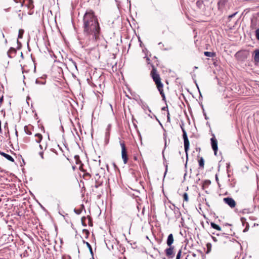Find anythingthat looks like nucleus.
<instances>
[{
    "instance_id": "nucleus-1",
    "label": "nucleus",
    "mask_w": 259,
    "mask_h": 259,
    "mask_svg": "<svg viewBox=\"0 0 259 259\" xmlns=\"http://www.w3.org/2000/svg\"><path fill=\"white\" fill-rule=\"evenodd\" d=\"M83 34L97 40L100 34V27L97 17L92 10L86 11L83 17Z\"/></svg>"
},
{
    "instance_id": "nucleus-2",
    "label": "nucleus",
    "mask_w": 259,
    "mask_h": 259,
    "mask_svg": "<svg viewBox=\"0 0 259 259\" xmlns=\"http://www.w3.org/2000/svg\"><path fill=\"white\" fill-rule=\"evenodd\" d=\"M151 74L152 75L153 79L155 81L157 85V88L163 98V100H164L165 97L163 90V84L160 81V78L159 74L156 72V70L154 67L152 68Z\"/></svg>"
},
{
    "instance_id": "nucleus-3",
    "label": "nucleus",
    "mask_w": 259,
    "mask_h": 259,
    "mask_svg": "<svg viewBox=\"0 0 259 259\" xmlns=\"http://www.w3.org/2000/svg\"><path fill=\"white\" fill-rule=\"evenodd\" d=\"M120 145L121 148V157L124 164L127 162L128 157L127 155L126 149L125 144L123 142L120 141Z\"/></svg>"
},
{
    "instance_id": "nucleus-4",
    "label": "nucleus",
    "mask_w": 259,
    "mask_h": 259,
    "mask_svg": "<svg viewBox=\"0 0 259 259\" xmlns=\"http://www.w3.org/2000/svg\"><path fill=\"white\" fill-rule=\"evenodd\" d=\"M218 236L219 237L218 238H217L215 237L211 236V238H212V240H213V241H214V242L220 241V242H223L224 243H226L229 242H231L230 238L228 236H227L224 235H222L221 236H219V235H218Z\"/></svg>"
},
{
    "instance_id": "nucleus-5",
    "label": "nucleus",
    "mask_w": 259,
    "mask_h": 259,
    "mask_svg": "<svg viewBox=\"0 0 259 259\" xmlns=\"http://www.w3.org/2000/svg\"><path fill=\"white\" fill-rule=\"evenodd\" d=\"M183 137L184 139V144L185 151L186 154L187 155L188 151L189 149L190 144H189V141L188 138L187 136V133L185 130H183Z\"/></svg>"
},
{
    "instance_id": "nucleus-6",
    "label": "nucleus",
    "mask_w": 259,
    "mask_h": 259,
    "mask_svg": "<svg viewBox=\"0 0 259 259\" xmlns=\"http://www.w3.org/2000/svg\"><path fill=\"white\" fill-rule=\"evenodd\" d=\"M225 203L228 204L230 207L234 208L236 206V202L234 200L230 197L224 198L223 199Z\"/></svg>"
},
{
    "instance_id": "nucleus-7",
    "label": "nucleus",
    "mask_w": 259,
    "mask_h": 259,
    "mask_svg": "<svg viewBox=\"0 0 259 259\" xmlns=\"http://www.w3.org/2000/svg\"><path fill=\"white\" fill-rule=\"evenodd\" d=\"M210 140H211V147H212L213 150L214 151V154L216 155L217 154V151L218 149V141H217V139L214 137H213V138H211Z\"/></svg>"
},
{
    "instance_id": "nucleus-8",
    "label": "nucleus",
    "mask_w": 259,
    "mask_h": 259,
    "mask_svg": "<svg viewBox=\"0 0 259 259\" xmlns=\"http://www.w3.org/2000/svg\"><path fill=\"white\" fill-rule=\"evenodd\" d=\"M169 247L168 248H166L165 250L166 255L169 257V258H172L174 256V247L173 246H169Z\"/></svg>"
},
{
    "instance_id": "nucleus-9",
    "label": "nucleus",
    "mask_w": 259,
    "mask_h": 259,
    "mask_svg": "<svg viewBox=\"0 0 259 259\" xmlns=\"http://www.w3.org/2000/svg\"><path fill=\"white\" fill-rule=\"evenodd\" d=\"M33 0H25L23 4L25 5L28 9H32L34 8Z\"/></svg>"
},
{
    "instance_id": "nucleus-10",
    "label": "nucleus",
    "mask_w": 259,
    "mask_h": 259,
    "mask_svg": "<svg viewBox=\"0 0 259 259\" xmlns=\"http://www.w3.org/2000/svg\"><path fill=\"white\" fill-rule=\"evenodd\" d=\"M174 242V237L172 234H170L167 237L166 243L168 246H171V244Z\"/></svg>"
},
{
    "instance_id": "nucleus-11",
    "label": "nucleus",
    "mask_w": 259,
    "mask_h": 259,
    "mask_svg": "<svg viewBox=\"0 0 259 259\" xmlns=\"http://www.w3.org/2000/svg\"><path fill=\"white\" fill-rule=\"evenodd\" d=\"M16 53V49L13 48H11L9 49V50L8 51L7 54H8V56L10 58H12L15 55Z\"/></svg>"
},
{
    "instance_id": "nucleus-12",
    "label": "nucleus",
    "mask_w": 259,
    "mask_h": 259,
    "mask_svg": "<svg viewBox=\"0 0 259 259\" xmlns=\"http://www.w3.org/2000/svg\"><path fill=\"white\" fill-rule=\"evenodd\" d=\"M255 55L254 56V62L256 64L259 62V49H256L254 51Z\"/></svg>"
},
{
    "instance_id": "nucleus-13",
    "label": "nucleus",
    "mask_w": 259,
    "mask_h": 259,
    "mask_svg": "<svg viewBox=\"0 0 259 259\" xmlns=\"http://www.w3.org/2000/svg\"><path fill=\"white\" fill-rule=\"evenodd\" d=\"M35 137L36 138L35 141L37 143H39L42 139V135L40 134H36L35 135Z\"/></svg>"
},
{
    "instance_id": "nucleus-14",
    "label": "nucleus",
    "mask_w": 259,
    "mask_h": 259,
    "mask_svg": "<svg viewBox=\"0 0 259 259\" xmlns=\"http://www.w3.org/2000/svg\"><path fill=\"white\" fill-rule=\"evenodd\" d=\"M35 83L38 84L44 85L46 84V80L42 78H37L35 80Z\"/></svg>"
},
{
    "instance_id": "nucleus-15",
    "label": "nucleus",
    "mask_w": 259,
    "mask_h": 259,
    "mask_svg": "<svg viewBox=\"0 0 259 259\" xmlns=\"http://www.w3.org/2000/svg\"><path fill=\"white\" fill-rule=\"evenodd\" d=\"M204 54L205 56L209 57H213L215 56V53L210 52H204Z\"/></svg>"
},
{
    "instance_id": "nucleus-16",
    "label": "nucleus",
    "mask_w": 259,
    "mask_h": 259,
    "mask_svg": "<svg viewBox=\"0 0 259 259\" xmlns=\"http://www.w3.org/2000/svg\"><path fill=\"white\" fill-rule=\"evenodd\" d=\"M210 225L211 227L214 229H216L218 231H220L221 230V227L219 225L215 224L214 223L211 222L210 223Z\"/></svg>"
},
{
    "instance_id": "nucleus-17",
    "label": "nucleus",
    "mask_w": 259,
    "mask_h": 259,
    "mask_svg": "<svg viewBox=\"0 0 259 259\" xmlns=\"http://www.w3.org/2000/svg\"><path fill=\"white\" fill-rule=\"evenodd\" d=\"M257 19L256 18H253L251 20V26L252 28H256V22Z\"/></svg>"
},
{
    "instance_id": "nucleus-18",
    "label": "nucleus",
    "mask_w": 259,
    "mask_h": 259,
    "mask_svg": "<svg viewBox=\"0 0 259 259\" xmlns=\"http://www.w3.org/2000/svg\"><path fill=\"white\" fill-rule=\"evenodd\" d=\"M199 165L200 166V167H204V159L202 157H201L199 161Z\"/></svg>"
},
{
    "instance_id": "nucleus-19",
    "label": "nucleus",
    "mask_w": 259,
    "mask_h": 259,
    "mask_svg": "<svg viewBox=\"0 0 259 259\" xmlns=\"http://www.w3.org/2000/svg\"><path fill=\"white\" fill-rule=\"evenodd\" d=\"M5 157L8 159V160L10 161H12V162H14V158L10 155L7 154L6 155H5Z\"/></svg>"
},
{
    "instance_id": "nucleus-20",
    "label": "nucleus",
    "mask_w": 259,
    "mask_h": 259,
    "mask_svg": "<svg viewBox=\"0 0 259 259\" xmlns=\"http://www.w3.org/2000/svg\"><path fill=\"white\" fill-rule=\"evenodd\" d=\"M85 244L87 246V247L89 248V249L90 250V253L91 254L93 255V250H92V246L91 245H90V244L88 242H85Z\"/></svg>"
},
{
    "instance_id": "nucleus-21",
    "label": "nucleus",
    "mask_w": 259,
    "mask_h": 259,
    "mask_svg": "<svg viewBox=\"0 0 259 259\" xmlns=\"http://www.w3.org/2000/svg\"><path fill=\"white\" fill-rule=\"evenodd\" d=\"M227 0H220L218 2V5L219 6H224L225 5V4L226 3Z\"/></svg>"
},
{
    "instance_id": "nucleus-22",
    "label": "nucleus",
    "mask_w": 259,
    "mask_h": 259,
    "mask_svg": "<svg viewBox=\"0 0 259 259\" xmlns=\"http://www.w3.org/2000/svg\"><path fill=\"white\" fill-rule=\"evenodd\" d=\"M23 33H24V30L23 29H20L19 31L18 37L22 38Z\"/></svg>"
},
{
    "instance_id": "nucleus-23",
    "label": "nucleus",
    "mask_w": 259,
    "mask_h": 259,
    "mask_svg": "<svg viewBox=\"0 0 259 259\" xmlns=\"http://www.w3.org/2000/svg\"><path fill=\"white\" fill-rule=\"evenodd\" d=\"M74 211L75 213H76L77 214H79L81 213V212L82 211V208L74 209Z\"/></svg>"
},
{
    "instance_id": "nucleus-24",
    "label": "nucleus",
    "mask_w": 259,
    "mask_h": 259,
    "mask_svg": "<svg viewBox=\"0 0 259 259\" xmlns=\"http://www.w3.org/2000/svg\"><path fill=\"white\" fill-rule=\"evenodd\" d=\"M183 198H184V200L186 201H188V194L187 193H185L183 195Z\"/></svg>"
},
{
    "instance_id": "nucleus-25",
    "label": "nucleus",
    "mask_w": 259,
    "mask_h": 259,
    "mask_svg": "<svg viewBox=\"0 0 259 259\" xmlns=\"http://www.w3.org/2000/svg\"><path fill=\"white\" fill-rule=\"evenodd\" d=\"M253 201L254 203H257L259 201V197H258L257 195L254 196Z\"/></svg>"
},
{
    "instance_id": "nucleus-26",
    "label": "nucleus",
    "mask_w": 259,
    "mask_h": 259,
    "mask_svg": "<svg viewBox=\"0 0 259 259\" xmlns=\"http://www.w3.org/2000/svg\"><path fill=\"white\" fill-rule=\"evenodd\" d=\"M255 36L257 39L259 40V28H257L255 30Z\"/></svg>"
},
{
    "instance_id": "nucleus-27",
    "label": "nucleus",
    "mask_w": 259,
    "mask_h": 259,
    "mask_svg": "<svg viewBox=\"0 0 259 259\" xmlns=\"http://www.w3.org/2000/svg\"><path fill=\"white\" fill-rule=\"evenodd\" d=\"M182 251L181 250H180L177 255L176 259H180L181 256Z\"/></svg>"
},
{
    "instance_id": "nucleus-28",
    "label": "nucleus",
    "mask_w": 259,
    "mask_h": 259,
    "mask_svg": "<svg viewBox=\"0 0 259 259\" xmlns=\"http://www.w3.org/2000/svg\"><path fill=\"white\" fill-rule=\"evenodd\" d=\"M16 3H20L21 6L23 5L24 2H25V0H14Z\"/></svg>"
},
{
    "instance_id": "nucleus-29",
    "label": "nucleus",
    "mask_w": 259,
    "mask_h": 259,
    "mask_svg": "<svg viewBox=\"0 0 259 259\" xmlns=\"http://www.w3.org/2000/svg\"><path fill=\"white\" fill-rule=\"evenodd\" d=\"M143 108L145 110L147 109L149 112H151V110L150 109V108H149V107L147 105H143Z\"/></svg>"
},
{
    "instance_id": "nucleus-30",
    "label": "nucleus",
    "mask_w": 259,
    "mask_h": 259,
    "mask_svg": "<svg viewBox=\"0 0 259 259\" xmlns=\"http://www.w3.org/2000/svg\"><path fill=\"white\" fill-rule=\"evenodd\" d=\"M206 246H207V253H208L210 251L211 244L209 243H208L206 244Z\"/></svg>"
},
{
    "instance_id": "nucleus-31",
    "label": "nucleus",
    "mask_w": 259,
    "mask_h": 259,
    "mask_svg": "<svg viewBox=\"0 0 259 259\" xmlns=\"http://www.w3.org/2000/svg\"><path fill=\"white\" fill-rule=\"evenodd\" d=\"M39 155H40V156L41 157V158L42 159H44V152L42 151H40L39 152Z\"/></svg>"
},
{
    "instance_id": "nucleus-32",
    "label": "nucleus",
    "mask_w": 259,
    "mask_h": 259,
    "mask_svg": "<svg viewBox=\"0 0 259 259\" xmlns=\"http://www.w3.org/2000/svg\"><path fill=\"white\" fill-rule=\"evenodd\" d=\"M236 14H237V13H234V14H232V15H229V19H231V18H233V17H234V16H235V15H236Z\"/></svg>"
},
{
    "instance_id": "nucleus-33",
    "label": "nucleus",
    "mask_w": 259,
    "mask_h": 259,
    "mask_svg": "<svg viewBox=\"0 0 259 259\" xmlns=\"http://www.w3.org/2000/svg\"><path fill=\"white\" fill-rule=\"evenodd\" d=\"M0 154L2 156H3L4 157H5V155H6L7 154L3 152H1L0 151Z\"/></svg>"
},
{
    "instance_id": "nucleus-34",
    "label": "nucleus",
    "mask_w": 259,
    "mask_h": 259,
    "mask_svg": "<svg viewBox=\"0 0 259 259\" xmlns=\"http://www.w3.org/2000/svg\"><path fill=\"white\" fill-rule=\"evenodd\" d=\"M109 132H106V137L109 138Z\"/></svg>"
},
{
    "instance_id": "nucleus-35",
    "label": "nucleus",
    "mask_w": 259,
    "mask_h": 259,
    "mask_svg": "<svg viewBox=\"0 0 259 259\" xmlns=\"http://www.w3.org/2000/svg\"><path fill=\"white\" fill-rule=\"evenodd\" d=\"M25 128V132L26 133V134H27V135H30V134H31V133H30V132H29V131H28V132H27V131H26V126H25V128Z\"/></svg>"
},
{
    "instance_id": "nucleus-36",
    "label": "nucleus",
    "mask_w": 259,
    "mask_h": 259,
    "mask_svg": "<svg viewBox=\"0 0 259 259\" xmlns=\"http://www.w3.org/2000/svg\"><path fill=\"white\" fill-rule=\"evenodd\" d=\"M183 125H184V124L183 123L182 124H181V125H180L181 126V128L182 131L183 132V130H185L184 129V128L183 127Z\"/></svg>"
},
{
    "instance_id": "nucleus-37",
    "label": "nucleus",
    "mask_w": 259,
    "mask_h": 259,
    "mask_svg": "<svg viewBox=\"0 0 259 259\" xmlns=\"http://www.w3.org/2000/svg\"><path fill=\"white\" fill-rule=\"evenodd\" d=\"M101 185V184H96L95 185V188H98L99 187V186H100Z\"/></svg>"
},
{
    "instance_id": "nucleus-38",
    "label": "nucleus",
    "mask_w": 259,
    "mask_h": 259,
    "mask_svg": "<svg viewBox=\"0 0 259 259\" xmlns=\"http://www.w3.org/2000/svg\"><path fill=\"white\" fill-rule=\"evenodd\" d=\"M110 128V125H108V126L106 129V132H109Z\"/></svg>"
},
{
    "instance_id": "nucleus-39",
    "label": "nucleus",
    "mask_w": 259,
    "mask_h": 259,
    "mask_svg": "<svg viewBox=\"0 0 259 259\" xmlns=\"http://www.w3.org/2000/svg\"><path fill=\"white\" fill-rule=\"evenodd\" d=\"M147 62L148 64L150 63V59L149 58H147Z\"/></svg>"
},
{
    "instance_id": "nucleus-40",
    "label": "nucleus",
    "mask_w": 259,
    "mask_h": 259,
    "mask_svg": "<svg viewBox=\"0 0 259 259\" xmlns=\"http://www.w3.org/2000/svg\"><path fill=\"white\" fill-rule=\"evenodd\" d=\"M39 147H40V149H41V150L43 149V148H44L42 145H39Z\"/></svg>"
},
{
    "instance_id": "nucleus-41",
    "label": "nucleus",
    "mask_w": 259,
    "mask_h": 259,
    "mask_svg": "<svg viewBox=\"0 0 259 259\" xmlns=\"http://www.w3.org/2000/svg\"><path fill=\"white\" fill-rule=\"evenodd\" d=\"M167 120H169V113H167Z\"/></svg>"
},
{
    "instance_id": "nucleus-42",
    "label": "nucleus",
    "mask_w": 259,
    "mask_h": 259,
    "mask_svg": "<svg viewBox=\"0 0 259 259\" xmlns=\"http://www.w3.org/2000/svg\"><path fill=\"white\" fill-rule=\"evenodd\" d=\"M234 259H239V257H238L237 255H236L235 256Z\"/></svg>"
},
{
    "instance_id": "nucleus-43",
    "label": "nucleus",
    "mask_w": 259,
    "mask_h": 259,
    "mask_svg": "<svg viewBox=\"0 0 259 259\" xmlns=\"http://www.w3.org/2000/svg\"><path fill=\"white\" fill-rule=\"evenodd\" d=\"M3 101V97L0 98V102H2Z\"/></svg>"
},
{
    "instance_id": "nucleus-44",
    "label": "nucleus",
    "mask_w": 259,
    "mask_h": 259,
    "mask_svg": "<svg viewBox=\"0 0 259 259\" xmlns=\"http://www.w3.org/2000/svg\"><path fill=\"white\" fill-rule=\"evenodd\" d=\"M84 219H85V217H82V218H81V221H82V222H83V220H84Z\"/></svg>"
},
{
    "instance_id": "nucleus-45",
    "label": "nucleus",
    "mask_w": 259,
    "mask_h": 259,
    "mask_svg": "<svg viewBox=\"0 0 259 259\" xmlns=\"http://www.w3.org/2000/svg\"><path fill=\"white\" fill-rule=\"evenodd\" d=\"M166 146V141H165V147Z\"/></svg>"
},
{
    "instance_id": "nucleus-46",
    "label": "nucleus",
    "mask_w": 259,
    "mask_h": 259,
    "mask_svg": "<svg viewBox=\"0 0 259 259\" xmlns=\"http://www.w3.org/2000/svg\"><path fill=\"white\" fill-rule=\"evenodd\" d=\"M194 68H195V69H197V68H198V67H196V66H195V67H194Z\"/></svg>"
},
{
    "instance_id": "nucleus-47",
    "label": "nucleus",
    "mask_w": 259,
    "mask_h": 259,
    "mask_svg": "<svg viewBox=\"0 0 259 259\" xmlns=\"http://www.w3.org/2000/svg\"><path fill=\"white\" fill-rule=\"evenodd\" d=\"M165 107H163V108H162V110H165Z\"/></svg>"
},
{
    "instance_id": "nucleus-48",
    "label": "nucleus",
    "mask_w": 259,
    "mask_h": 259,
    "mask_svg": "<svg viewBox=\"0 0 259 259\" xmlns=\"http://www.w3.org/2000/svg\"><path fill=\"white\" fill-rule=\"evenodd\" d=\"M81 207H82V208H83V207H84L83 205H81Z\"/></svg>"
},
{
    "instance_id": "nucleus-49",
    "label": "nucleus",
    "mask_w": 259,
    "mask_h": 259,
    "mask_svg": "<svg viewBox=\"0 0 259 259\" xmlns=\"http://www.w3.org/2000/svg\"><path fill=\"white\" fill-rule=\"evenodd\" d=\"M46 148H47V146H45V149H46Z\"/></svg>"
},
{
    "instance_id": "nucleus-50",
    "label": "nucleus",
    "mask_w": 259,
    "mask_h": 259,
    "mask_svg": "<svg viewBox=\"0 0 259 259\" xmlns=\"http://www.w3.org/2000/svg\"><path fill=\"white\" fill-rule=\"evenodd\" d=\"M161 42H159V43L158 44V45H161Z\"/></svg>"
},
{
    "instance_id": "nucleus-51",
    "label": "nucleus",
    "mask_w": 259,
    "mask_h": 259,
    "mask_svg": "<svg viewBox=\"0 0 259 259\" xmlns=\"http://www.w3.org/2000/svg\"><path fill=\"white\" fill-rule=\"evenodd\" d=\"M82 225L85 226V225H84V224H82Z\"/></svg>"
},
{
    "instance_id": "nucleus-52",
    "label": "nucleus",
    "mask_w": 259,
    "mask_h": 259,
    "mask_svg": "<svg viewBox=\"0 0 259 259\" xmlns=\"http://www.w3.org/2000/svg\"><path fill=\"white\" fill-rule=\"evenodd\" d=\"M82 225L85 226V225H84V224H82Z\"/></svg>"
},
{
    "instance_id": "nucleus-53",
    "label": "nucleus",
    "mask_w": 259,
    "mask_h": 259,
    "mask_svg": "<svg viewBox=\"0 0 259 259\" xmlns=\"http://www.w3.org/2000/svg\"><path fill=\"white\" fill-rule=\"evenodd\" d=\"M82 225L85 226V225H84V224H82Z\"/></svg>"
},
{
    "instance_id": "nucleus-54",
    "label": "nucleus",
    "mask_w": 259,
    "mask_h": 259,
    "mask_svg": "<svg viewBox=\"0 0 259 259\" xmlns=\"http://www.w3.org/2000/svg\"><path fill=\"white\" fill-rule=\"evenodd\" d=\"M2 201V199L0 198V202Z\"/></svg>"
},
{
    "instance_id": "nucleus-55",
    "label": "nucleus",
    "mask_w": 259,
    "mask_h": 259,
    "mask_svg": "<svg viewBox=\"0 0 259 259\" xmlns=\"http://www.w3.org/2000/svg\"><path fill=\"white\" fill-rule=\"evenodd\" d=\"M166 167H167V166H166ZM167 170V168H166V170Z\"/></svg>"
},
{
    "instance_id": "nucleus-56",
    "label": "nucleus",
    "mask_w": 259,
    "mask_h": 259,
    "mask_svg": "<svg viewBox=\"0 0 259 259\" xmlns=\"http://www.w3.org/2000/svg\"><path fill=\"white\" fill-rule=\"evenodd\" d=\"M257 188H258V187H259V186H258V184H257Z\"/></svg>"
}]
</instances>
